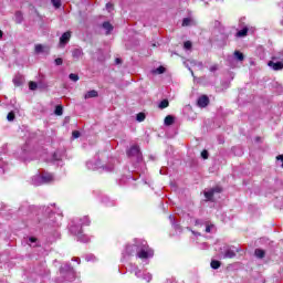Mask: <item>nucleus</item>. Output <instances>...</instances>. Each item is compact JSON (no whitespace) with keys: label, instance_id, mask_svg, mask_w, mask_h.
I'll return each instance as SVG.
<instances>
[{"label":"nucleus","instance_id":"obj_22","mask_svg":"<svg viewBox=\"0 0 283 283\" xmlns=\"http://www.w3.org/2000/svg\"><path fill=\"white\" fill-rule=\"evenodd\" d=\"M169 221H170L171 226L174 227V229H176V231H178L180 229V223L176 222V217L170 214L169 216Z\"/></svg>","mask_w":283,"mask_h":283},{"label":"nucleus","instance_id":"obj_9","mask_svg":"<svg viewBox=\"0 0 283 283\" xmlns=\"http://www.w3.org/2000/svg\"><path fill=\"white\" fill-rule=\"evenodd\" d=\"M221 192H222V188L217 186L214 188H211L210 190L205 191V198L211 201L213 200V193H221Z\"/></svg>","mask_w":283,"mask_h":283},{"label":"nucleus","instance_id":"obj_58","mask_svg":"<svg viewBox=\"0 0 283 283\" xmlns=\"http://www.w3.org/2000/svg\"><path fill=\"white\" fill-rule=\"evenodd\" d=\"M198 66L200 67V70H202V67H203L202 62H199V63H198Z\"/></svg>","mask_w":283,"mask_h":283},{"label":"nucleus","instance_id":"obj_61","mask_svg":"<svg viewBox=\"0 0 283 283\" xmlns=\"http://www.w3.org/2000/svg\"><path fill=\"white\" fill-rule=\"evenodd\" d=\"M3 38V31L0 30V39Z\"/></svg>","mask_w":283,"mask_h":283},{"label":"nucleus","instance_id":"obj_6","mask_svg":"<svg viewBox=\"0 0 283 283\" xmlns=\"http://www.w3.org/2000/svg\"><path fill=\"white\" fill-rule=\"evenodd\" d=\"M277 59H280L281 61H283V52L280 53V55L277 56H273L272 61L268 62V65L271 67V70H273L274 72H280L283 70V63L282 62H275L277 61Z\"/></svg>","mask_w":283,"mask_h":283},{"label":"nucleus","instance_id":"obj_3","mask_svg":"<svg viewBox=\"0 0 283 283\" xmlns=\"http://www.w3.org/2000/svg\"><path fill=\"white\" fill-rule=\"evenodd\" d=\"M60 275L66 282H72V280H74V269L69 263H65L64 265H61V268H60Z\"/></svg>","mask_w":283,"mask_h":283},{"label":"nucleus","instance_id":"obj_2","mask_svg":"<svg viewBox=\"0 0 283 283\" xmlns=\"http://www.w3.org/2000/svg\"><path fill=\"white\" fill-rule=\"evenodd\" d=\"M137 258L139 260H149V258H154V250L149 248L147 241L143 239L137 240Z\"/></svg>","mask_w":283,"mask_h":283},{"label":"nucleus","instance_id":"obj_53","mask_svg":"<svg viewBox=\"0 0 283 283\" xmlns=\"http://www.w3.org/2000/svg\"><path fill=\"white\" fill-rule=\"evenodd\" d=\"M113 8H114V6H113L112 3H109V2L106 3V10L109 11V10H112Z\"/></svg>","mask_w":283,"mask_h":283},{"label":"nucleus","instance_id":"obj_13","mask_svg":"<svg viewBox=\"0 0 283 283\" xmlns=\"http://www.w3.org/2000/svg\"><path fill=\"white\" fill-rule=\"evenodd\" d=\"M23 83H25V77L21 73L15 74L13 77V84L15 87H21Z\"/></svg>","mask_w":283,"mask_h":283},{"label":"nucleus","instance_id":"obj_10","mask_svg":"<svg viewBox=\"0 0 283 283\" xmlns=\"http://www.w3.org/2000/svg\"><path fill=\"white\" fill-rule=\"evenodd\" d=\"M70 39H72V32H64L60 38V48H65L70 43Z\"/></svg>","mask_w":283,"mask_h":283},{"label":"nucleus","instance_id":"obj_38","mask_svg":"<svg viewBox=\"0 0 283 283\" xmlns=\"http://www.w3.org/2000/svg\"><path fill=\"white\" fill-rule=\"evenodd\" d=\"M210 266L211 269L218 270V268L220 266V261L212 260Z\"/></svg>","mask_w":283,"mask_h":283},{"label":"nucleus","instance_id":"obj_47","mask_svg":"<svg viewBox=\"0 0 283 283\" xmlns=\"http://www.w3.org/2000/svg\"><path fill=\"white\" fill-rule=\"evenodd\" d=\"M199 249H201V250L209 249V243H207V242L200 243Z\"/></svg>","mask_w":283,"mask_h":283},{"label":"nucleus","instance_id":"obj_57","mask_svg":"<svg viewBox=\"0 0 283 283\" xmlns=\"http://www.w3.org/2000/svg\"><path fill=\"white\" fill-rule=\"evenodd\" d=\"M188 70H189V72H190L191 76H195V75H193V70H191V67H189V66H188Z\"/></svg>","mask_w":283,"mask_h":283},{"label":"nucleus","instance_id":"obj_29","mask_svg":"<svg viewBox=\"0 0 283 283\" xmlns=\"http://www.w3.org/2000/svg\"><path fill=\"white\" fill-rule=\"evenodd\" d=\"M36 242H38V239L35 237H31L28 240V245L29 247H36Z\"/></svg>","mask_w":283,"mask_h":283},{"label":"nucleus","instance_id":"obj_16","mask_svg":"<svg viewBox=\"0 0 283 283\" xmlns=\"http://www.w3.org/2000/svg\"><path fill=\"white\" fill-rule=\"evenodd\" d=\"M41 176L43 185H48V182H52V180H54V175L50 172H43Z\"/></svg>","mask_w":283,"mask_h":283},{"label":"nucleus","instance_id":"obj_45","mask_svg":"<svg viewBox=\"0 0 283 283\" xmlns=\"http://www.w3.org/2000/svg\"><path fill=\"white\" fill-rule=\"evenodd\" d=\"M214 226L213 224H207L206 226V233H211V231H213Z\"/></svg>","mask_w":283,"mask_h":283},{"label":"nucleus","instance_id":"obj_50","mask_svg":"<svg viewBox=\"0 0 283 283\" xmlns=\"http://www.w3.org/2000/svg\"><path fill=\"white\" fill-rule=\"evenodd\" d=\"M21 153H22V158H25V154H28V146L27 145L21 149Z\"/></svg>","mask_w":283,"mask_h":283},{"label":"nucleus","instance_id":"obj_49","mask_svg":"<svg viewBox=\"0 0 283 283\" xmlns=\"http://www.w3.org/2000/svg\"><path fill=\"white\" fill-rule=\"evenodd\" d=\"M72 136H73V138H81V132L74 130V132L72 133Z\"/></svg>","mask_w":283,"mask_h":283},{"label":"nucleus","instance_id":"obj_35","mask_svg":"<svg viewBox=\"0 0 283 283\" xmlns=\"http://www.w3.org/2000/svg\"><path fill=\"white\" fill-rule=\"evenodd\" d=\"M54 113L56 116H63V106L57 105Z\"/></svg>","mask_w":283,"mask_h":283},{"label":"nucleus","instance_id":"obj_32","mask_svg":"<svg viewBox=\"0 0 283 283\" xmlns=\"http://www.w3.org/2000/svg\"><path fill=\"white\" fill-rule=\"evenodd\" d=\"M86 262H96V256L94 254H85Z\"/></svg>","mask_w":283,"mask_h":283},{"label":"nucleus","instance_id":"obj_37","mask_svg":"<svg viewBox=\"0 0 283 283\" xmlns=\"http://www.w3.org/2000/svg\"><path fill=\"white\" fill-rule=\"evenodd\" d=\"M145 118H146L145 113H138L136 116V120L138 123H143V120H145Z\"/></svg>","mask_w":283,"mask_h":283},{"label":"nucleus","instance_id":"obj_62","mask_svg":"<svg viewBox=\"0 0 283 283\" xmlns=\"http://www.w3.org/2000/svg\"><path fill=\"white\" fill-rule=\"evenodd\" d=\"M255 142H256V143H260V137H256V138H255Z\"/></svg>","mask_w":283,"mask_h":283},{"label":"nucleus","instance_id":"obj_30","mask_svg":"<svg viewBox=\"0 0 283 283\" xmlns=\"http://www.w3.org/2000/svg\"><path fill=\"white\" fill-rule=\"evenodd\" d=\"M169 107V101L168 99H164L159 103V109H165Z\"/></svg>","mask_w":283,"mask_h":283},{"label":"nucleus","instance_id":"obj_21","mask_svg":"<svg viewBox=\"0 0 283 283\" xmlns=\"http://www.w3.org/2000/svg\"><path fill=\"white\" fill-rule=\"evenodd\" d=\"M140 269L138 268V265L129 263L128 265V273H134V275H138V271Z\"/></svg>","mask_w":283,"mask_h":283},{"label":"nucleus","instance_id":"obj_48","mask_svg":"<svg viewBox=\"0 0 283 283\" xmlns=\"http://www.w3.org/2000/svg\"><path fill=\"white\" fill-rule=\"evenodd\" d=\"M210 72H218L219 66L218 64H213L212 66L209 67Z\"/></svg>","mask_w":283,"mask_h":283},{"label":"nucleus","instance_id":"obj_39","mask_svg":"<svg viewBox=\"0 0 283 283\" xmlns=\"http://www.w3.org/2000/svg\"><path fill=\"white\" fill-rule=\"evenodd\" d=\"M69 78H70L71 81H73L74 83H76V81H78V74L71 73V74L69 75Z\"/></svg>","mask_w":283,"mask_h":283},{"label":"nucleus","instance_id":"obj_12","mask_svg":"<svg viewBox=\"0 0 283 283\" xmlns=\"http://www.w3.org/2000/svg\"><path fill=\"white\" fill-rule=\"evenodd\" d=\"M7 171H10V164H8L3 157H0V176H3Z\"/></svg>","mask_w":283,"mask_h":283},{"label":"nucleus","instance_id":"obj_33","mask_svg":"<svg viewBox=\"0 0 283 283\" xmlns=\"http://www.w3.org/2000/svg\"><path fill=\"white\" fill-rule=\"evenodd\" d=\"M153 275L151 273L147 272V273H144V275L142 276V280H145L146 282H150L153 280Z\"/></svg>","mask_w":283,"mask_h":283},{"label":"nucleus","instance_id":"obj_60","mask_svg":"<svg viewBox=\"0 0 283 283\" xmlns=\"http://www.w3.org/2000/svg\"><path fill=\"white\" fill-rule=\"evenodd\" d=\"M130 180L134 181V180H136V179H135L134 177L129 176V177H128V181H130Z\"/></svg>","mask_w":283,"mask_h":283},{"label":"nucleus","instance_id":"obj_27","mask_svg":"<svg viewBox=\"0 0 283 283\" xmlns=\"http://www.w3.org/2000/svg\"><path fill=\"white\" fill-rule=\"evenodd\" d=\"M165 72H166L165 66H159V67L153 70V74H165Z\"/></svg>","mask_w":283,"mask_h":283},{"label":"nucleus","instance_id":"obj_23","mask_svg":"<svg viewBox=\"0 0 283 283\" xmlns=\"http://www.w3.org/2000/svg\"><path fill=\"white\" fill-rule=\"evenodd\" d=\"M247 34H249V27H244L242 30L237 32V36L239 39L247 36Z\"/></svg>","mask_w":283,"mask_h":283},{"label":"nucleus","instance_id":"obj_52","mask_svg":"<svg viewBox=\"0 0 283 283\" xmlns=\"http://www.w3.org/2000/svg\"><path fill=\"white\" fill-rule=\"evenodd\" d=\"M143 275H145V272H143L142 270H138V273L135 274V276H137L138 279H143Z\"/></svg>","mask_w":283,"mask_h":283},{"label":"nucleus","instance_id":"obj_46","mask_svg":"<svg viewBox=\"0 0 283 283\" xmlns=\"http://www.w3.org/2000/svg\"><path fill=\"white\" fill-rule=\"evenodd\" d=\"M184 48H185V50H190L192 48L191 41H186L184 43Z\"/></svg>","mask_w":283,"mask_h":283},{"label":"nucleus","instance_id":"obj_25","mask_svg":"<svg viewBox=\"0 0 283 283\" xmlns=\"http://www.w3.org/2000/svg\"><path fill=\"white\" fill-rule=\"evenodd\" d=\"M61 158H63V154H61V151L56 150L53 155H52V160L53 163H59V160H61Z\"/></svg>","mask_w":283,"mask_h":283},{"label":"nucleus","instance_id":"obj_1","mask_svg":"<svg viewBox=\"0 0 283 283\" xmlns=\"http://www.w3.org/2000/svg\"><path fill=\"white\" fill-rule=\"evenodd\" d=\"M114 165H116V158H111L107 164H101L98 157L95 163L92 160L86 163L87 169H91L92 171H95V169H102V171H114Z\"/></svg>","mask_w":283,"mask_h":283},{"label":"nucleus","instance_id":"obj_36","mask_svg":"<svg viewBox=\"0 0 283 283\" xmlns=\"http://www.w3.org/2000/svg\"><path fill=\"white\" fill-rule=\"evenodd\" d=\"M15 21L17 23H21V21H23V14L20 11L15 12Z\"/></svg>","mask_w":283,"mask_h":283},{"label":"nucleus","instance_id":"obj_14","mask_svg":"<svg viewBox=\"0 0 283 283\" xmlns=\"http://www.w3.org/2000/svg\"><path fill=\"white\" fill-rule=\"evenodd\" d=\"M31 185H34V187H41V185H43V177L41 174L34 175L31 178Z\"/></svg>","mask_w":283,"mask_h":283},{"label":"nucleus","instance_id":"obj_8","mask_svg":"<svg viewBox=\"0 0 283 283\" xmlns=\"http://www.w3.org/2000/svg\"><path fill=\"white\" fill-rule=\"evenodd\" d=\"M91 222L90 217L85 216L81 219L74 220L71 227H80V229H82V227H90Z\"/></svg>","mask_w":283,"mask_h":283},{"label":"nucleus","instance_id":"obj_44","mask_svg":"<svg viewBox=\"0 0 283 283\" xmlns=\"http://www.w3.org/2000/svg\"><path fill=\"white\" fill-rule=\"evenodd\" d=\"M201 158H203V160H207L209 158V151L208 150H202L201 151Z\"/></svg>","mask_w":283,"mask_h":283},{"label":"nucleus","instance_id":"obj_15","mask_svg":"<svg viewBox=\"0 0 283 283\" xmlns=\"http://www.w3.org/2000/svg\"><path fill=\"white\" fill-rule=\"evenodd\" d=\"M198 107H207L209 105V97L207 95H202L197 101Z\"/></svg>","mask_w":283,"mask_h":283},{"label":"nucleus","instance_id":"obj_4","mask_svg":"<svg viewBox=\"0 0 283 283\" xmlns=\"http://www.w3.org/2000/svg\"><path fill=\"white\" fill-rule=\"evenodd\" d=\"M70 231L71 233H73V235H76L77 242H83V243L90 242V237H87L86 234H83V229H81V227L71 226Z\"/></svg>","mask_w":283,"mask_h":283},{"label":"nucleus","instance_id":"obj_17","mask_svg":"<svg viewBox=\"0 0 283 283\" xmlns=\"http://www.w3.org/2000/svg\"><path fill=\"white\" fill-rule=\"evenodd\" d=\"M83 49L77 48V49H73L72 50V56L73 59H75V61H78V59H81L83 56Z\"/></svg>","mask_w":283,"mask_h":283},{"label":"nucleus","instance_id":"obj_19","mask_svg":"<svg viewBox=\"0 0 283 283\" xmlns=\"http://www.w3.org/2000/svg\"><path fill=\"white\" fill-rule=\"evenodd\" d=\"M102 28L106 31V34H112V31L114 30V25L109 22H103Z\"/></svg>","mask_w":283,"mask_h":283},{"label":"nucleus","instance_id":"obj_56","mask_svg":"<svg viewBox=\"0 0 283 283\" xmlns=\"http://www.w3.org/2000/svg\"><path fill=\"white\" fill-rule=\"evenodd\" d=\"M115 63H116L117 65H119V63H122V60L117 57V59L115 60Z\"/></svg>","mask_w":283,"mask_h":283},{"label":"nucleus","instance_id":"obj_51","mask_svg":"<svg viewBox=\"0 0 283 283\" xmlns=\"http://www.w3.org/2000/svg\"><path fill=\"white\" fill-rule=\"evenodd\" d=\"M54 63H55V65H63V59L57 57V59H55Z\"/></svg>","mask_w":283,"mask_h":283},{"label":"nucleus","instance_id":"obj_7","mask_svg":"<svg viewBox=\"0 0 283 283\" xmlns=\"http://www.w3.org/2000/svg\"><path fill=\"white\" fill-rule=\"evenodd\" d=\"M127 156L129 158H136L137 163H140L143 160V154H140V147L134 145L130 147L129 150H127Z\"/></svg>","mask_w":283,"mask_h":283},{"label":"nucleus","instance_id":"obj_43","mask_svg":"<svg viewBox=\"0 0 283 283\" xmlns=\"http://www.w3.org/2000/svg\"><path fill=\"white\" fill-rule=\"evenodd\" d=\"M41 52H43V46L41 44H36L35 45V53L41 54Z\"/></svg>","mask_w":283,"mask_h":283},{"label":"nucleus","instance_id":"obj_31","mask_svg":"<svg viewBox=\"0 0 283 283\" xmlns=\"http://www.w3.org/2000/svg\"><path fill=\"white\" fill-rule=\"evenodd\" d=\"M192 21H193V20H191V18H185V19L182 20V27H184V28H187V27L191 25Z\"/></svg>","mask_w":283,"mask_h":283},{"label":"nucleus","instance_id":"obj_54","mask_svg":"<svg viewBox=\"0 0 283 283\" xmlns=\"http://www.w3.org/2000/svg\"><path fill=\"white\" fill-rule=\"evenodd\" d=\"M73 262H77V264H81V258H73Z\"/></svg>","mask_w":283,"mask_h":283},{"label":"nucleus","instance_id":"obj_26","mask_svg":"<svg viewBox=\"0 0 283 283\" xmlns=\"http://www.w3.org/2000/svg\"><path fill=\"white\" fill-rule=\"evenodd\" d=\"M234 57L237 61H244V54H242L240 51L234 52Z\"/></svg>","mask_w":283,"mask_h":283},{"label":"nucleus","instance_id":"obj_20","mask_svg":"<svg viewBox=\"0 0 283 283\" xmlns=\"http://www.w3.org/2000/svg\"><path fill=\"white\" fill-rule=\"evenodd\" d=\"M98 96V91L92 90L85 93L84 98H96Z\"/></svg>","mask_w":283,"mask_h":283},{"label":"nucleus","instance_id":"obj_24","mask_svg":"<svg viewBox=\"0 0 283 283\" xmlns=\"http://www.w3.org/2000/svg\"><path fill=\"white\" fill-rule=\"evenodd\" d=\"M254 255L259 258V260H262L266 255V252L262 249H256Z\"/></svg>","mask_w":283,"mask_h":283},{"label":"nucleus","instance_id":"obj_42","mask_svg":"<svg viewBox=\"0 0 283 283\" xmlns=\"http://www.w3.org/2000/svg\"><path fill=\"white\" fill-rule=\"evenodd\" d=\"M7 120H9L10 123H12V120H14V112H10V113L7 115Z\"/></svg>","mask_w":283,"mask_h":283},{"label":"nucleus","instance_id":"obj_34","mask_svg":"<svg viewBox=\"0 0 283 283\" xmlns=\"http://www.w3.org/2000/svg\"><path fill=\"white\" fill-rule=\"evenodd\" d=\"M39 88V84H36V82H30L29 83V90H31V92H34Z\"/></svg>","mask_w":283,"mask_h":283},{"label":"nucleus","instance_id":"obj_40","mask_svg":"<svg viewBox=\"0 0 283 283\" xmlns=\"http://www.w3.org/2000/svg\"><path fill=\"white\" fill-rule=\"evenodd\" d=\"M276 164L283 168V155H279L276 157Z\"/></svg>","mask_w":283,"mask_h":283},{"label":"nucleus","instance_id":"obj_41","mask_svg":"<svg viewBox=\"0 0 283 283\" xmlns=\"http://www.w3.org/2000/svg\"><path fill=\"white\" fill-rule=\"evenodd\" d=\"M51 3L54 6V8L59 9L61 8V0H51Z\"/></svg>","mask_w":283,"mask_h":283},{"label":"nucleus","instance_id":"obj_55","mask_svg":"<svg viewBox=\"0 0 283 283\" xmlns=\"http://www.w3.org/2000/svg\"><path fill=\"white\" fill-rule=\"evenodd\" d=\"M196 224H199L200 227H202L203 222H202V220L198 219V220H196Z\"/></svg>","mask_w":283,"mask_h":283},{"label":"nucleus","instance_id":"obj_18","mask_svg":"<svg viewBox=\"0 0 283 283\" xmlns=\"http://www.w3.org/2000/svg\"><path fill=\"white\" fill-rule=\"evenodd\" d=\"M101 203L105 205L106 207H114L116 205L114 201L109 200V197L107 196L101 197Z\"/></svg>","mask_w":283,"mask_h":283},{"label":"nucleus","instance_id":"obj_5","mask_svg":"<svg viewBox=\"0 0 283 283\" xmlns=\"http://www.w3.org/2000/svg\"><path fill=\"white\" fill-rule=\"evenodd\" d=\"M138 253V239L135 240L134 244H127L124 252L122 253L123 258H132V255H137Z\"/></svg>","mask_w":283,"mask_h":283},{"label":"nucleus","instance_id":"obj_59","mask_svg":"<svg viewBox=\"0 0 283 283\" xmlns=\"http://www.w3.org/2000/svg\"><path fill=\"white\" fill-rule=\"evenodd\" d=\"M193 235H202L200 232L192 231Z\"/></svg>","mask_w":283,"mask_h":283},{"label":"nucleus","instance_id":"obj_11","mask_svg":"<svg viewBox=\"0 0 283 283\" xmlns=\"http://www.w3.org/2000/svg\"><path fill=\"white\" fill-rule=\"evenodd\" d=\"M235 253H238V248L235 247H227L223 253L224 259L235 258Z\"/></svg>","mask_w":283,"mask_h":283},{"label":"nucleus","instance_id":"obj_28","mask_svg":"<svg viewBox=\"0 0 283 283\" xmlns=\"http://www.w3.org/2000/svg\"><path fill=\"white\" fill-rule=\"evenodd\" d=\"M165 125L169 126L174 123V116L167 115L164 120Z\"/></svg>","mask_w":283,"mask_h":283}]
</instances>
